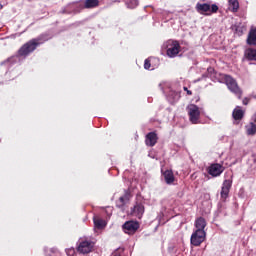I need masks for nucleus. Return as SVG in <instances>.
Returning <instances> with one entry per match:
<instances>
[{
    "mask_svg": "<svg viewBox=\"0 0 256 256\" xmlns=\"http://www.w3.org/2000/svg\"><path fill=\"white\" fill-rule=\"evenodd\" d=\"M49 41V34H41L37 38L31 39L21 46L18 50V57H27L31 55L39 45H43V43Z\"/></svg>",
    "mask_w": 256,
    "mask_h": 256,
    "instance_id": "obj_1",
    "label": "nucleus"
},
{
    "mask_svg": "<svg viewBox=\"0 0 256 256\" xmlns=\"http://www.w3.org/2000/svg\"><path fill=\"white\" fill-rule=\"evenodd\" d=\"M221 79L228 87L229 91H231V93H234V95H236L238 99H241V97H243V90H241L239 84H237V80H235L231 75L222 74Z\"/></svg>",
    "mask_w": 256,
    "mask_h": 256,
    "instance_id": "obj_2",
    "label": "nucleus"
},
{
    "mask_svg": "<svg viewBox=\"0 0 256 256\" xmlns=\"http://www.w3.org/2000/svg\"><path fill=\"white\" fill-rule=\"evenodd\" d=\"M164 49H166V55L170 58H175L181 53V44L177 40H168L164 43Z\"/></svg>",
    "mask_w": 256,
    "mask_h": 256,
    "instance_id": "obj_3",
    "label": "nucleus"
},
{
    "mask_svg": "<svg viewBox=\"0 0 256 256\" xmlns=\"http://www.w3.org/2000/svg\"><path fill=\"white\" fill-rule=\"evenodd\" d=\"M196 11L200 13V15H213V13L219 11V6H217V4L197 3Z\"/></svg>",
    "mask_w": 256,
    "mask_h": 256,
    "instance_id": "obj_4",
    "label": "nucleus"
},
{
    "mask_svg": "<svg viewBox=\"0 0 256 256\" xmlns=\"http://www.w3.org/2000/svg\"><path fill=\"white\" fill-rule=\"evenodd\" d=\"M187 112L189 121L192 122L193 125L199 124V119H201V111L199 107L195 104H190L187 106Z\"/></svg>",
    "mask_w": 256,
    "mask_h": 256,
    "instance_id": "obj_5",
    "label": "nucleus"
},
{
    "mask_svg": "<svg viewBox=\"0 0 256 256\" xmlns=\"http://www.w3.org/2000/svg\"><path fill=\"white\" fill-rule=\"evenodd\" d=\"M93 247H95V243L91 240H82L79 242L77 246L78 253L82 255H87L93 251Z\"/></svg>",
    "mask_w": 256,
    "mask_h": 256,
    "instance_id": "obj_6",
    "label": "nucleus"
},
{
    "mask_svg": "<svg viewBox=\"0 0 256 256\" xmlns=\"http://www.w3.org/2000/svg\"><path fill=\"white\" fill-rule=\"evenodd\" d=\"M205 237H207V233L205 231L196 230L190 238V243L194 247H199L201 243L205 241Z\"/></svg>",
    "mask_w": 256,
    "mask_h": 256,
    "instance_id": "obj_7",
    "label": "nucleus"
},
{
    "mask_svg": "<svg viewBox=\"0 0 256 256\" xmlns=\"http://www.w3.org/2000/svg\"><path fill=\"white\" fill-rule=\"evenodd\" d=\"M124 233H127L128 235H134V233H137L139 230V222L137 221H127L123 224Z\"/></svg>",
    "mask_w": 256,
    "mask_h": 256,
    "instance_id": "obj_8",
    "label": "nucleus"
},
{
    "mask_svg": "<svg viewBox=\"0 0 256 256\" xmlns=\"http://www.w3.org/2000/svg\"><path fill=\"white\" fill-rule=\"evenodd\" d=\"M207 171L211 177H220L223 171H225V167L222 164L213 163L208 167Z\"/></svg>",
    "mask_w": 256,
    "mask_h": 256,
    "instance_id": "obj_9",
    "label": "nucleus"
},
{
    "mask_svg": "<svg viewBox=\"0 0 256 256\" xmlns=\"http://www.w3.org/2000/svg\"><path fill=\"white\" fill-rule=\"evenodd\" d=\"M233 185V180H224L223 184H222V188H221V199H223V201H225L227 199V197H229V192L231 191V187Z\"/></svg>",
    "mask_w": 256,
    "mask_h": 256,
    "instance_id": "obj_10",
    "label": "nucleus"
},
{
    "mask_svg": "<svg viewBox=\"0 0 256 256\" xmlns=\"http://www.w3.org/2000/svg\"><path fill=\"white\" fill-rule=\"evenodd\" d=\"M143 213H145V206L142 203H136L132 209V215L137 219H142Z\"/></svg>",
    "mask_w": 256,
    "mask_h": 256,
    "instance_id": "obj_11",
    "label": "nucleus"
},
{
    "mask_svg": "<svg viewBox=\"0 0 256 256\" xmlns=\"http://www.w3.org/2000/svg\"><path fill=\"white\" fill-rule=\"evenodd\" d=\"M159 137H157V133L150 132L146 135L145 143L148 147H155L157 145Z\"/></svg>",
    "mask_w": 256,
    "mask_h": 256,
    "instance_id": "obj_12",
    "label": "nucleus"
},
{
    "mask_svg": "<svg viewBox=\"0 0 256 256\" xmlns=\"http://www.w3.org/2000/svg\"><path fill=\"white\" fill-rule=\"evenodd\" d=\"M247 45L256 47V28H251L247 40H246Z\"/></svg>",
    "mask_w": 256,
    "mask_h": 256,
    "instance_id": "obj_13",
    "label": "nucleus"
},
{
    "mask_svg": "<svg viewBox=\"0 0 256 256\" xmlns=\"http://www.w3.org/2000/svg\"><path fill=\"white\" fill-rule=\"evenodd\" d=\"M232 117L234 121H241L245 117V111L241 109V106H237L232 112Z\"/></svg>",
    "mask_w": 256,
    "mask_h": 256,
    "instance_id": "obj_14",
    "label": "nucleus"
},
{
    "mask_svg": "<svg viewBox=\"0 0 256 256\" xmlns=\"http://www.w3.org/2000/svg\"><path fill=\"white\" fill-rule=\"evenodd\" d=\"M163 177L167 185H172V183H175V175L173 174V170L164 171Z\"/></svg>",
    "mask_w": 256,
    "mask_h": 256,
    "instance_id": "obj_15",
    "label": "nucleus"
},
{
    "mask_svg": "<svg viewBox=\"0 0 256 256\" xmlns=\"http://www.w3.org/2000/svg\"><path fill=\"white\" fill-rule=\"evenodd\" d=\"M244 57L246 61H256V49L248 48L244 52Z\"/></svg>",
    "mask_w": 256,
    "mask_h": 256,
    "instance_id": "obj_16",
    "label": "nucleus"
},
{
    "mask_svg": "<svg viewBox=\"0 0 256 256\" xmlns=\"http://www.w3.org/2000/svg\"><path fill=\"white\" fill-rule=\"evenodd\" d=\"M196 231H205V227H207V221L203 217H199L195 221Z\"/></svg>",
    "mask_w": 256,
    "mask_h": 256,
    "instance_id": "obj_17",
    "label": "nucleus"
},
{
    "mask_svg": "<svg viewBox=\"0 0 256 256\" xmlns=\"http://www.w3.org/2000/svg\"><path fill=\"white\" fill-rule=\"evenodd\" d=\"M93 221L96 229H105L107 227V222L100 217L94 216Z\"/></svg>",
    "mask_w": 256,
    "mask_h": 256,
    "instance_id": "obj_18",
    "label": "nucleus"
},
{
    "mask_svg": "<svg viewBox=\"0 0 256 256\" xmlns=\"http://www.w3.org/2000/svg\"><path fill=\"white\" fill-rule=\"evenodd\" d=\"M99 7V0H85L84 9H95Z\"/></svg>",
    "mask_w": 256,
    "mask_h": 256,
    "instance_id": "obj_19",
    "label": "nucleus"
},
{
    "mask_svg": "<svg viewBox=\"0 0 256 256\" xmlns=\"http://www.w3.org/2000/svg\"><path fill=\"white\" fill-rule=\"evenodd\" d=\"M228 3L232 13L239 11V0H229Z\"/></svg>",
    "mask_w": 256,
    "mask_h": 256,
    "instance_id": "obj_20",
    "label": "nucleus"
},
{
    "mask_svg": "<svg viewBox=\"0 0 256 256\" xmlns=\"http://www.w3.org/2000/svg\"><path fill=\"white\" fill-rule=\"evenodd\" d=\"M246 133L251 136L256 134V124L254 122H250L246 125Z\"/></svg>",
    "mask_w": 256,
    "mask_h": 256,
    "instance_id": "obj_21",
    "label": "nucleus"
},
{
    "mask_svg": "<svg viewBox=\"0 0 256 256\" xmlns=\"http://www.w3.org/2000/svg\"><path fill=\"white\" fill-rule=\"evenodd\" d=\"M126 200L124 197H120L117 201H116V207H118V209H121L122 207H125L126 204Z\"/></svg>",
    "mask_w": 256,
    "mask_h": 256,
    "instance_id": "obj_22",
    "label": "nucleus"
},
{
    "mask_svg": "<svg viewBox=\"0 0 256 256\" xmlns=\"http://www.w3.org/2000/svg\"><path fill=\"white\" fill-rule=\"evenodd\" d=\"M144 69H146V70L151 69V58H147V59L144 61Z\"/></svg>",
    "mask_w": 256,
    "mask_h": 256,
    "instance_id": "obj_23",
    "label": "nucleus"
},
{
    "mask_svg": "<svg viewBox=\"0 0 256 256\" xmlns=\"http://www.w3.org/2000/svg\"><path fill=\"white\" fill-rule=\"evenodd\" d=\"M66 254L68 256H75V255H77V253L75 252V248H68V249H66Z\"/></svg>",
    "mask_w": 256,
    "mask_h": 256,
    "instance_id": "obj_24",
    "label": "nucleus"
},
{
    "mask_svg": "<svg viewBox=\"0 0 256 256\" xmlns=\"http://www.w3.org/2000/svg\"><path fill=\"white\" fill-rule=\"evenodd\" d=\"M124 198V201H129L131 199V193L129 191H125L124 195L122 196Z\"/></svg>",
    "mask_w": 256,
    "mask_h": 256,
    "instance_id": "obj_25",
    "label": "nucleus"
},
{
    "mask_svg": "<svg viewBox=\"0 0 256 256\" xmlns=\"http://www.w3.org/2000/svg\"><path fill=\"white\" fill-rule=\"evenodd\" d=\"M249 101H251V99H249V98H244V99L242 100V103H243V105H249Z\"/></svg>",
    "mask_w": 256,
    "mask_h": 256,
    "instance_id": "obj_26",
    "label": "nucleus"
},
{
    "mask_svg": "<svg viewBox=\"0 0 256 256\" xmlns=\"http://www.w3.org/2000/svg\"><path fill=\"white\" fill-rule=\"evenodd\" d=\"M207 71H208V73H209L210 75H212V73H215V68L209 67V68L207 69Z\"/></svg>",
    "mask_w": 256,
    "mask_h": 256,
    "instance_id": "obj_27",
    "label": "nucleus"
},
{
    "mask_svg": "<svg viewBox=\"0 0 256 256\" xmlns=\"http://www.w3.org/2000/svg\"><path fill=\"white\" fill-rule=\"evenodd\" d=\"M184 91H186L187 95H193V92L189 90L187 87H184Z\"/></svg>",
    "mask_w": 256,
    "mask_h": 256,
    "instance_id": "obj_28",
    "label": "nucleus"
},
{
    "mask_svg": "<svg viewBox=\"0 0 256 256\" xmlns=\"http://www.w3.org/2000/svg\"><path fill=\"white\" fill-rule=\"evenodd\" d=\"M0 9H3V6L0 4Z\"/></svg>",
    "mask_w": 256,
    "mask_h": 256,
    "instance_id": "obj_29",
    "label": "nucleus"
},
{
    "mask_svg": "<svg viewBox=\"0 0 256 256\" xmlns=\"http://www.w3.org/2000/svg\"><path fill=\"white\" fill-rule=\"evenodd\" d=\"M114 256H121V255H119V254H115Z\"/></svg>",
    "mask_w": 256,
    "mask_h": 256,
    "instance_id": "obj_30",
    "label": "nucleus"
}]
</instances>
